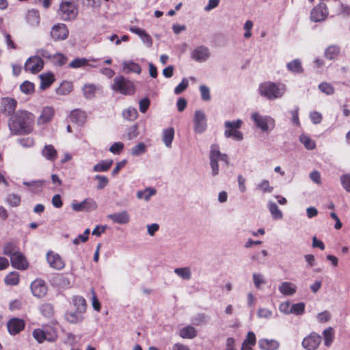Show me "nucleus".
I'll return each mask as SVG.
<instances>
[{
    "label": "nucleus",
    "instance_id": "nucleus-1",
    "mask_svg": "<svg viewBox=\"0 0 350 350\" xmlns=\"http://www.w3.org/2000/svg\"><path fill=\"white\" fill-rule=\"evenodd\" d=\"M34 115L27 111H19L10 118L8 126L14 135H27L33 129Z\"/></svg>",
    "mask_w": 350,
    "mask_h": 350
},
{
    "label": "nucleus",
    "instance_id": "nucleus-2",
    "mask_svg": "<svg viewBox=\"0 0 350 350\" xmlns=\"http://www.w3.org/2000/svg\"><path fill=\"white\" fill-rule=\"evenodd\" d=\"M57 13L64 21L75 20L79 13L77 2L75 0H62Z\"/></svg>",
    "mask_w": 350,
    "mask_h": 350
},
{
    "label": "nucleus",
    "instance_id": "nucleus-3",
    "mask_svg": "<svg viewBox=\"0 0 350 350\" xmlns=\"http://www.w3.org/2000/svg\"><path fill=\"white\" fill-rule=\"evenodd\" d=\"M111 88L114 92L125 96L133 95L135 92V86L133 82L123 76L116 77Z\"/></svg>",
    "mask_w": 350,
    "mask_h": 350
},
{
    "label": "nucleus",
    "instance_id": "nucleus-4",
    "mask_svg": "<svg viewBox=\"0 0 350 350\" xmlns=\"http://www.w3.org/2000/svg\"><path fill=\"white\" fill-rule=\"evenodd\" d=\"M258 90L261 96L269 100L280 98L284 94V88L282 87L271 81L260 83Z\"/></svg>",
    "mask_w": 350,
    "mask_h": 350
},
{
    "label": "nucleus",
    "instance_id": "nucleus-5",
    "mask_svg": "<svg viewBox=\"0 0 350 350\" xmlns=\"http://www.w3.org/2000/svg\"><path fill=\"white\" fill-rule=\"evenodd\" d=\"M243 122L241 120L226 121L224 123V135L226 138H231L235 141H241L243 138V133L239 131Z\"/></svg>",
    "mask_w": 350,
    "mask_h": 350
},
{
    "label": "nucleus",
    "instance_id": "nucleus-6",
    "mask_svg": "<svg viewBox=\"0 0 350 350\" xmlns=\"http://www.w3.org/2000/svg\"><path fill=\"white\" fill-rule=\"evenodd\" d=\"M44 62L38 55H34L29 57L24 66L26 72L37 74L43 69Z\"/></svg>",
    "mask_w": 350,
    "mask_h": 350
},
{
    "label": "nucleus",
    "instance_id": "nucleus-7",
    "mask_svg": "<svg viewBox=\"0 0 350 350\" xmlns=\"http://www.w3.org/2000/svg\"><path fill=\"white\" fill-rule=\"evenodd\" d=\"M68 33V29L64 23H57L53 25L51 31V36L54 41L66 40Z\"/></svg>",
    "mask_w": 350,
    "mask_h": 350
},
{
    "label": "nucleus",
    "instance_id": "nucleus-8",
    "mask_svg": "<svg viewBox=\"0 0 350 350\" xmlns=\"http://www.w3.org/2000/svg\"><path fill=\"white\" fill-rule=\"evenodd\" d=\"M25 327V321L19 318L13 317L7 323V328L10 335L14 336L19 334Z\"/></svg>",
    "mask_w": 350,
    "mask_h": 350
},
{
    "label": "nucleus",
    "instance_id": "nucleus-9",
    "mask_svg": "<svg viewBox=\"0 0 350 350\" xmlns=\"http://www.w3.org/2000/svg\"><path fill=\"white\" fill-rule=\"evenodd\" d=\"M252 118L255 122L256 125L263 131L269 130V126H273L274 120L270 117H263L258 113H253Z\"/></svg>",
    "mask_w": 350,
    "mask_h": 350
},
{
    "label": "nucleus",
    "instance_id": "nucleus-10",
    "mask_svg": "<svg viewBox=\"0 0 350 350\" xmlns=\"http://www.w3.org/2000/svg\"><path fill=\"white\" fill-rule=\"evenodd\" d=\"M46 257L47 262L51 268L61 270L65 267V262L59 254L53 251H49Z\"/></svg>",
    "mask_w": 350,
    "mask_h": 350
},
{
    "label": "nucleus",
    "instance_id": "nucleus-11",
    "mask_svg": "<svg viewBox=\"0 0 350 350\" xmlns=\"http://www.w3.org/2000/svg\"><path fill=\"white\" fill-rule=\"evenodd\" d=\"M328 14L327 6L325 3H321L312 9L310 13V19L314 22L324 21Z\"/></svg>",
    "mask_w": 350,
    "mask_h": 350
},
{
    "label": "nucleus",
    "instance_id": "nucleus-12",
    "mask_svg": "<svg viewBox=\"0 0 350 350\" xmlns=\"http://www.w3.org/2000/svg\"><path fill=\"white\" fill-rule=\"evenodd\" d=\"M32 294L37 297H42L47 293V286L42 279H36L33 281L30 286Z\"/></svg>",
    "mask_w": 350,
    "mask_h": 350
},
{
    "label": "nucleus",
    "instance_id": "nucleus-13",
    "mask_svg": "<svg viewBox=\"0 0 350 350\" xmlns=\"http://www.w3.org/2000/svg\"><path fill=\"white\" fill-rule=\"evenodd\" d=\"M194 131L198 133H203L206 129V118L202 111L198 110L195 112L194 118Z\"/></svg>",
    "mask_w": 350,
    "mask_h": 350
},
{
    "label": "nucleus",
    "instance_id": "nucleus-14",
    "mask_svg": "<svg viewBox=\"0 0 350 350\" xmlns=\"http://www.w3.org/2000/svg\"><path fill=\"white\" fill-rule=\"evenodd\" d=\"M17 106V101L12 98H3L1 102L0 111L5 116L14 113Z\"/></svg>",
    "mask_w": 350,
    "mask_h": 350
},
{
    "label": "nucleus",
    "instance_id": "nucleus-15",
    "mask_svg": "<svg viewBox=\"0 0 350 350\" xmlns=\"http://www.w3.org/2000/svg\"><path fill=\"white\" fill-rule=\"evenodd\" d=\"M220 155L219 148L217 144H213L210 150V165L212 174L216 176L219 174L218 156Z\"/></svg>",
    "mask_w": 350,
    "mask_h": 350
},
{
    "label": "nucleus",
    "instance_id": "nucleus-16",
    "mask_svg": "<svg viewBox=\"0 0 350 350\" xmlns=\"http://www.w3.org/2000/svg\"><path fill=\"white\" fill-rule=\"evenodd\" d=\"M10 262L14 268L19 270H25L29 267V263L26 258L20 250L14 256H11Z\"/></svg>",
    "mask_w": 350,
    "mask_h": 350
},
{
    "label": "nucleus",
    "instance_id": "nucleus-17",
    "mask_svg": "<svg viewBox=\"0 0 350 350\" xmlns=\"http://www.w3.org/2000/svg\"><path fill=\"white\" fill-rule=\"evenodd\" d=\"M72 207L75 211H90L97 208V204L93 199L87 198L81 202L73 203Z\"/></svg>",
    "mask_w": 350,
    "mask_h": 350
},
{
    "label": "nucleus",
    "instance_id": "nucleus-18",
    "mask_svg": "<svg viewBox=\"0 0 350 350\" xmlns=\"http://www.w3.org/2000/svg\"><path fill=\"white\" fill-rule=\"evenodd\" d=\"M69 118L71 122L83 126L86 122L87 116L85 111L77 109L70 112Z\"/></svg>",
    "mask_w": 350,
    "mask_h": 350
},
{
    "label": "nucleus",
    "instance_id": "nucleus-19",
    "mask_svg": "<svg viewBox=\"0 0 350 350\" xmlns=\"http://www.w3.org/2000/svg\"><path fill=\"white\" fill-rule=\"evenodd\" d=\"M209 51L208 48L200 46L196 48L191 53V57L197 62H204L209 57Z\"/></svg>",
    "mask_w": 350,
    "mask_h": 350
},
{
    "label": "nucleus",
    "instance_id": "nucleus-20",
    "mask_svg": "<svg viewBox=\"0 0 350 350\" xmlns=\"http://www.w3.org/2000/svg\"><path fill=\"white\" fill-rule=\"evenodd\" d=\"M55 114L54 109L51 107H45L42 109L41 114L38 117L37 122L38 124H44L49 122L53 119Z\"/></svg>",
    "mask_w": 350,
    "mask_h": 350
},
{
    "label": "nucleus",
    "instance_id": "nucleus-21",
    "mask_svg": "<svg viewBox=\"0 0 350 350\" xmlns=\"http://www.w3.org/2000/svg\"><path fill=\"white\" fill-rule=\"evenodd\" d=\"M130 31L138 35L144 43L148 47H151L152 45V39L149 34H148L146 31L143 29H141L137 27H131L129 28Z\"/></svg>",
    "mask_w": 350,
    "mask_h": 350
},
{
    "label": "nucleus",
    "instance_id": "nucleus-22",
    "mask_svg": "<svg viewBox=\"0 0 350 350\" xmlns=\"http://www.w3.org/2000/svg\"><path fill=\"white\" fill-rule=\"evenodd\" d=\"M258 347L261 350H277L280 343L273 339L262 338L258 341Z\"/></svg>",
    "mask_w": 350,
    "mask_h": 350
},
{
    "label": "nucleus",
    "instance_id": "nucleus-23",
    "mask_svg": "<svg viewBox=\"0 0 350 350\" xmlns=\"http://www.w3.org/2000/svg\"><path fill=\"white\" fill-rule=\"evenodd\" d=\"M42 154L46 159L52 162H54L57 158V152L51 144L46 145L44 147Z\"/></svg>",
    "mask_w": 350,
    "mask_h": 350
},
{
    "label": "nucleus",
    "instance_id": "nucleus-24",
    "mask_svg": "<svg viewBox=\"0 0 350 350\" xmlns=\"http://www.w3.org/2000/svg\"><path fill=\"white\" fill-rule=\"evenodd\" d=\"M108 217L114 223L119 224H126L129 222V216L126 211L109 215Z\"/></svg>",
    "mask_w": 350,
    "mask_h": 350
},
{
    "label": "nucleus",
    "instance_id": "nucleus-25",
    "mask_svg": "<svg viewBox=\"0 0 350 350\" xmlns=\"http://www.w3.org/2000/svg\"><path fill=\"white\" fill-rule=\"evenodd\" d=\"M83 312H79V311L77 310L75 312L69 311L66 312L65 318L68 322L76 324L83 321Z\"/></svg>",
    "mask_w": 350,
    "mask_h": 350
},
{
    "label": "nucleus",
    "instance_id": "nucleus-26",
    "mask_svg": "<svg viewBox=\"0 0 350 350\" xmlns=\"http://www.w3.org/2000/svg\"><path fill=\"white\" fill-rule=\"evenodd\" d=\"M40 88L45 90L49 88L55 81V77L53 73H42L40 75Z\"/></svg>",
    "mask_w": 350,
    "mask_h": 350
},
{
    "label": "nucleus",
    "instance_id": "nucleus-27",
    "mask_svg": "<svg viewBox=\"0 0 350 350\" xmlns=\"http://www.w3.org/2000/svg\"><path fill=\"white\" fill-rule=\"evenodd\" d=\"M322 338L320 335L311 333L308 336V350H315L321 342Z\"/></svg>",
    "mask_w": 350,
    "mask_h": 350
},
{
    "label": "nucleus",
    "instance_id": "nucleus-28",
    "mask_svg": "<svg viewBox=\"0 0 350 350\" xmlns=\"http://www.w3.org/2000/svg\"><path fill=\"white\" fill-rule=\"evenodd\" d=\"M340 52V49L338 45L331 44L325 49L324 56L327 59H334L338 57Z\"/></svg>",
    "mask_w": 350,
    "mask_h": 350
},
{
    "label": "nucleus",
    "instance_id": "nucleus-29",
    "mask_svg": "<svg viewBox=\"0 0 350 350\" xmlns=\"http://www.w3.org/2000/svg\"><path fill=\"white\" fill-rule=\"evenodd\" d=\"M323 343L327 347H329L335 338V331L333 327H328L323 332Z\"/></svg>",
    "mask_w": 350,
    "mask_h": 350
},
{
    "label": "nucleus",
    "instance_id": "nucleus-30",
    "mask_svg": "<svg viewBox=\"0 0 350 350\" xmlns=\"http://www.w3.org/2000/svg\"><path fill=\"white\" fill-rule=\"evenodd\" d=\"M27 21L31 26H37L40 23V16L39 12L36 10H29L27 14Z\"/></svg>",
    "mask_w": 350,
    "mask_h": 350
},
{
    "label": "nucleus",
    "instance_id": "nucleus-31",
    "mask_svg": "<svg viewBox=\"0 0 350 350\" xmlns=\"http://www.w3.org/2000/svg\"><path fill=\"white\" fill-rule=\"evenodd\" d=\"M179 336L182 338H194L197 336V331L193 326H186L179 331Z\"/></svg>",
    "mask_w": 350,
    "mask_h": 350
},
{
    "label": "nucleus",
    "instance_id": "nucleus-32",
    "mask_svg": "<svg viewBox=\"0 0 350 350\" xmlns=\"http://www.w3.org/2000/svg\"><path fill=\"white\" fill-rule=\"evenodd\" d=\"M97 90H98V87L93 83L85 84L82 88L83 96L87 99L93 98Z\"/></svg>",
    "mask_w": 350,
    "mask_h": 350
},
{
    "label": "nucleus",
    "instance_id": "nucleus-33",
    "mask_svg": "<svg viewBox=\"0 0 350 350\" xmlns=\"http://www.w3.org/2000/svg\"><path fill=\"white\" fill-rule=\"evenodd\" d=\"M72 301L77 310L83 313L85 312L87 304L84 297L76 295L72 297Z\"/></svg>",
    "mask_w": 350,
    "mask_h": 350
},
{
    "label": "nucleus",
    "instance_id": "nucleus-34",
    "mask_svg": "<svg viewBox=\"0 0 350 350\" xmlns=\"http://www.w3.org/2000/svg\"><path fill=\"white\" fill-rule=\"evenodd\" d=\"M18 251L19 248L16 243L10 241L6 243L3 246V254L11 258V256H14Z\"/></svg>",
    "mask_w": 350,
    "mask_h": 350
},
{
    "label": "nucleus",
    "instance_id": "nucleus-35",
    "mask_svg": "<svg viewBox=\"0 0 350 350\" xmlns=\"http://www.w3.org/2000/svg\"><path fill=\"white\" fill-rule=\"evenodd\" d=\"M4 282L8 286H16L20 282V275L17 271H12L5 275Z\"/></svg>",
    "mask_w": 350,
    "mask_h": 350
},
{
    "label": "nucleus",
    "instance_id": "nucleus-36",
    "mask_svg": "<svg viewBox=\"0 0 350 350\" xmlns=\"http://www.w3.org/2000/svg\"><path fill=\"white\" fill-rule=\"evenodd\" d=\"M279 291L284 295H292L296 292V286L291 282H284L280 286Z\"/></svg>",
    "mask_w": 350,
    "mask_h": 350
},
{
    "label": "nucleus",
    "instance_id": "nucleus-37",
    "mask_svg": "<svg viewBox=\"0 0 350 350\" xmlns=\"http://www.w3.org/2000/svg\"><path fill=\"white\" fill-rule=\"evenodd\" d=\"M174 137V130L172 127L165 129L163 132V141L167 148L172 147Z\"/></svg>",
    "mask_w": 350,
    "mask_h": 350
},
{
    "label": "nucleus",
    "instance_id": "nucleus-38",
    "mask_svg": "<svg viewBox=\"0 0 350 350\" xmlns=\"http://www.w3.org/2000/svg\"><path fill=\"white\" fill-rule=\"evenodd\" d=\"M47 332L43 331L41 329H35L33 331L32 335L33 338L38 341L39 343L43 342L44 340L53 341L55 338H48Z\"/></svg>",
    "mask_w": 350,
    "mask_h": 350
},
{
    "label": "nucleus",
    "instance_id": "nucleus-39",
    "mask_svg": "<svg viewBox=\"0 0 350 350\" xmlns=\"http://www.w3.org/2000/svg\"><path fill=\"white\" fill-rule=\"evenodd\" d=\"M73 89V84L72 82L65 81L62 82L56 90L59 95H67L70 94Z\"/></svg>",
    "mask_w": 350,
    "mask_h": 350
},
{
    "label": "nucleus",
    "instance_id": "nucleus-40",
    "mask_svg": "<svg viewBox=\"0 0 350 350\" xmlns=\"http://www.w3.org/2000/svg\"><path fill=\"white\" fill-rule=\"evenodd\" d=\"M268 208L271 213L272 217L275 219H281L283 217L282 211L279 209L278 205L274 202H269L268 204Z\"/></svg>",
    "mask_w": 350,
    "mask_h": 350
},
{
    "label": "nucleus",
    "instance_id": "nucleus-41",
    "mask_svg": "<svg viewBox=\"0 0 350 350\" xmlns=\"http://www.w3.org/2000/svg\"><path fill=\"white\" fill-rule=\"evenodd\" d=\"M112 164V160L101 161L100 162H99L98 163L94 166L93 170L94 172H106L111 168Z\"/></svg>",
    "mask_w": 350,
    "mask_h": 350
},
{
    "label": "nucleus",
    "instance_id": "nucleus-42",
    "mask_svg": "<svg viewBox=\"0 0 350 350\" xmlns=\"http://www.w3.org/2000/svg\"><path fill=\"white\" fill-rule=\"evenodd\" d=\"M123 118L129 121H134L137 118L138 113L135 108L129 107L122 111Z\"/></svg>",
    "mask_w": 350,
    "mask_h": 350
},
{
    "label": "nucleus",
    "instance_id": "nucleus-43",
    "mask_svg": "<svg viewBox=\"0 0 350 350\" xmlns=\"http://www.w3.org/2000/svg\"><path fill=\"white\" fill-rule=\"evenodd\" d=\"M123 68L129 72H133L137 74H140L142 68L140 66L132 61H126L123 63Z\"/></svg>",
    "mask_w": 350,
    "mask_h": 350
},
{
    "label": "nucleus",
    "instance_id": "nucleus-44",
    "mask_svg": "<svg viewBox=\"0 0 350 350\" xmlns=\"http://www.w3.org/2000/svg\"><path fill=\"white\" fill-rule=\"evenodd\" d=\"M289 71L295 73H300L304 71L301 63L299 59H294L287 64Z\"/></svg>",
    "mask_w": 350,
    "mask_h": 350
},
{
    "label": "nucleus",
    "instance_id": "nucleus-45",
    "mask_svg": "<svg viewBox=\"0 0 350 350\" xmlns=\"http://www.w3.org/2000/svg\"><path fill=\"white\" fill-rule=\"evenodd\" d=\"M319 90L326 94V95H332L334 94L335 88L334 86L327 82H322L319 85Z\"/></svg>",
    "mask_w": 350,
    "mask_h": 350
},
{
    "label": "nucleus",
    "instance_id": "nucleus-46",
    "mask_svg": "<svg viewBox=\"0 0 350 350\" xmlns=\"http://www.w3.org/2000/svg\"><path fill=\"white\" fill-rule=\"evenodd\" d=\"M44 183V180H37L31 182H24L23 185L31 187L33 191L38 193L42 191Z\"/></svg>",
    "mask_w": 350,
    "mask_h": 350
},
{
    "label": "nucleus",
    "instance_id": "nucleus-47",
    "mask_svg": "<svg viewBox=\"0 0 350 350\" xmlns=\"http://www.w3.org/2000/svg\"><path fill=\"white\" fill-rule=\"evenodd\" d=\"M6 202L10 206L13 207L18 206L21 202V196L12 193L9 194L6 198Z\"/></svg>",
    "mask_w": 350,
    "mask_h": 350
},
{
    "label": "nucleus",
    "instance_id": "nucleus-48",
    "mask_svg": "<svg viewBox=\"0 0 350 350\" xmlns=\"http://www.w3.org/2000/svg\"><path fill=\"white\" fill-rule=\"evenodd\" d=\"M174 272L185 280H189L191 277V273L189 267L176 268Z\"/></svg>",
    "mask_w": 350,
    "mask_h": 350
},
{
    "label": "nucleus",
    "instance_id": "nucleus-49",
    "mask_svg": "<svg viewBox=\"0 0 350 350\" xmlns=\"http://www.w3.org/2000/svg\"><path fill=\"white\" fill-rule=\"evenodd\" d=\"M20 89L22 92L26 94H30L34 92L35 85L33 83L25 81L21 85Z\"/></svg>",
    "mask_w": 350,
    "mask_h": 350
},
{
    "label": "nucleus",
    "instance_id": "nucleus-50",
    "mask_svg": "<svg viewBox=\"0 0 350 350\" xmlns=\"http://www.w3.org/2000/svg\"><path fill=\"white\" fill-rule=\"evenodd\" d=\"M156 193V191L154 189L148 188L146 189L144 191H139L137 193V196L139 199L144 198L146 200H149V198Z\"/></svg>",
    "mask_w": 350,
    "mask_h": 350
},
{
    "label": "nucleus",
    "instance_id": "nucleus-51",
    "mask_svg": "<svg viewBox=\"0 0 350 350\" xmlns=\"http://www.w3.org/2000/svg\"><path fill=\"white\" fill-rule=\"evenodd\" d=\"M146 152V146L144 143L141 142L133 146L131 149V154L133 156H139Z\"/></svg>",
    "mask_w": 350,
    "mask_h": 350
},
{
    "label": "nucleus",
    "instance_id": "nucleus-52",
    "mask_svg": "<svg viewBox=\"0 0 350 350\" xmlns=\"http://www.w3.org/2000/svg\"><path fill=\"white\" fill-rule=\"evenodd\" d=\"M51 59L53 62L57 66H63L67 62V57L62 53L53 55Z\"/></svg>",
    "mask_w": 350,
    "mask_h": 350
},
{
    "label": "nucleus",
    "instance_id": "nucleus-53",
    "mask_svg": "<svg viewBox=\"0 0 350 350\" xmlns=\"http://www.w3.org/2000/svg\"><path fill=\"white\" fill-rule=\"evenodd\" d=\"M305 310V304L304 303H298L295 304H293L291 306V314H294L296 315L303 314Z\"/></svg>",
    "mask_w": 350,
    "mask_h": 350
},
{
    "label": "nucleus",
    "instance_id": "nucleus-54",
    "mask_svg": "<svg viewBox=\"0 0 350 350\" xmlns=\"http://www.w3.org/2000/svg\"><path fill=\"white\" fill-rule=\"evenodd\" d=\"M311 122L314 124H320L323 120L322 114L316 111H311L309 114Z\"/></svg>",
    "mask_w": 350,
    "mask_h": 350
},
{
    "label": "nucleus",
    "instance_id": "nucleus-55",
    "mask_svg": "<svg viewBox=\"0 0 350 350\" xmlns=\"http://www.w3.org/2000/svg\"><path fill=\"white\" fill-rule=\"evenodd\" d=\"M88 61L85 58H76L73 59L69 64L70 67L77 68L85 66Z\"/></svg>",
    "mask_w": 350,
    "mask_h": 350
},
{
    "label": "nucleus",
    "instance_id": "nucleus-56",
    "mask_svg": "<svg viewBox=\"0 0 350 350\" xmlns=\"http://www.w3.org/2000/svg\"><path fill=\"white\" fill-rule=\"evenodd\" d=\"M42 314L45 317H50L53 312V307L51 304H44L40 307Z\"/></svg>",
    "mask_w": 350,
    "mask_h": 350
},
{
    "label": "nucleus",
    "instance_id": "nucleus-57",
    "mask_svg": "<svg viewBox=\"0 0 350 350\" xmlns=\"http://www.w3.org/2000/svg\"><path fill=\"white\" fill-rule=\"evenodd\" d=\"M95 179H96L98 181L97 185V189H102L105 188L109 183L108 178L105 176L96 175Z\"/></svg>",
    "mask_w": 350,
    "mask_h": 350
},
{
    "label": "nucleus",
    "instance_id": "nucleus-58",
    "mask_svg": "<svg viewBox=\"0 0 350 350\" xmlns=\"http://www.w3.org/2000/svg\"><path fill=\"white\" fill-rule=\"evenodd\" d=\"M124 146L122 142H115L111 146L109 150L113 154H118L123 150Z\"/></svg>",
    "mask_w": 350,
    "mask_h": 350
},
{
    "label": "nucleus",
    "instance_id": "nucleus-59",
    "mask_svg": "<svg viewBox=\"0 0 350 350\" xmlns=\"http://www.w3.org/2000/svg\"><path fill=\"white\" fill-rule=\"evenodd\" d=\"M258 188L264 193H270L273 189V187L270 186L269 182L267 180L262 181V183L258 185Z\"/></svg>",
    "mask_w": 350,
    "mask_h": 350
},
{
    "label": "nucleus",
    "instance_id": "nucleus-60",
    "mask_svg": "<svg viewBox=\"0 0 350 350\" xmlns=\"http://www.w3.org/2000/svg\"><path fill=\"white\" fill-rule=\"evenodd\" d=\"M200 91L201 93L202 98L204 100H206V101L210 100V99H211L210 91H209V89L206 86H205L204 85H200Z\"/></svg>",
    "mask_w": 350,
    "mask_h": 350
},
{
    "label": "nucleus",
    "instance_id": "nucleus-61",
    "mask_svg": "<svg viewBox=\"0 0 350 350\" xmlns=\"http://www.w3.org/2000/svg\"><path fill=\"white\" fill-rule=\"evenodd\" d=\"M139 111L142 113H144L147 111L148 109L149 108L150 101L149 98H145L142 99L139 101Z\"/></svg>",
    "mask_w": 350,
    "mask_h": 350
},
{
    "label": "nucleus",
    "instance_id": "nucleus-62",
    "mask_svg": "<svg viewBox=\"0 0 350 350\" xmlns=\"http://www.w3.org/2000/svg\"><path fill=\"white\" fill-rule=\"evenodd\" d=\"M188 86V81L186 79H183L181 83H180L174 89V93L176 94H180L183 91H185Z\"/></svg>",
    "mask_w": 350,
    "mask_h": 350
},
{
    "label": "nucleus",
    "instance_id": "nucleus-63",
    "mask_svg": "<svg viewBox=\"0 0 350 350\" xmlns=\"http://www.w3.org/2000/svg\"><path fill=\"white\" fill-rule=\"evenodd\" d=\"M256 342V336L253 332H249L247 335L246 339L243 344H247L251 346L255 345Z\"/></svg>",
    "mask_w": 350,
    "mask_h": 350
},
{
    "label": "nucleus",
    "instance_id": "nucleus-64",
    "mask_svg": "<svg viewBox=\"0 0 350 350\" xmlns=\"http://www.w3.org/2000/svg\"><path fill=\"white\" fill-rule=\"evenodd\" d=\"M341 183L345 189L350 192V175H344L341 177Z\"/></svg>",
    "mask_w": 350,
    "mask_h": 350
}]
</instances>
